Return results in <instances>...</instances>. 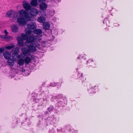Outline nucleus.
Here are the masks:
<instances>
[{"label":"nucleus","mask_w":133,"mask_h":133,"mask_svg":"<svg viewBox=\"0 0 133 133\" xmlns=\"http://www.w3.org/2000/svg\"><path fill=\"white\" fill-rule=\"evenodd\" d=\"M41 39L38 36L35 37L31 36L28 38L25 44L28 46L31 53L35 52L37 50L36 48H39L40 44L39 41Z\"/></svg>","instance_id":"f257e3e1"},{"label":"nucleus","mask_w":133,"mask_h":133,"mask_svg":"<svg viewBox=\"0 0 133 133\" xmlns=\"http://www.w3.org/2000/svg\"><path fill=\"white\" fill-rule=\"evenodd\" d=\"M31 30H29L26 32L25 34H22L21 35V37H17V40L18 45L19 46H23L24 45L23 40H26L27 41L29 37H31Z\"/></svg>","instance_id":"f03ea898"},{"label":"nucleus","mask_w":133,"mask_h":133,"mask_svg":"<svg viewBox=\"0 0 133 133\" xmlns=\"http://www.w3.org/2000/svg\"><path fill=\"white\" fill-rule=\"evenodd\" d=\"M32 56H31V57H26L24 58V59L21 58L19 57L18 58V64L20 66H23L25 63L26 64H28L30 63L32 58Z\"/></svg>","instance_id":"7ed1b4c3"},{"label":"nucleus","mask_w":133,"mask_h":133,"mask_svg":"<svg viewBox=\"0 0 133 133\" xmlns=\"http://www.w3.org/2000/svg\"><path fill=\"white\" fill-rule=\"evenodd\" d=\"M31 20L30 18H24L23 17H20L17 19V22L19 24L21 25H24L28 21Z\"/></svg>","instance_id":"20e7f679"},{"label":"nucleus","mask_w":133,"mask_h":133,"mask_svg":"<svg viewBox=\"0 0 133 133\" xmlns=\"http://www.w3.org/2000/svg\"><path fill=\"white\" fill-rule=\"evenodd\" d=\"M13 15L12 17L14 19H16L18 17V13L16 11H13L12 10L8 11L6 13V15L7 17H12V15Z\"/></svg>","instance_id":"39448f33"},{"label":"nucleus","mask_w":133,"mask_h":133,"mask_svg":"<svg viewBox=\"0 0 133 133\" xmlns=\"http://www.w3.org/2000/svg\"><path fill=\"white\" fill-rule=\"evenodd\" d=\"M17 13L20 17H23L26 19L29 18L28 17L27 12L26 10L22 9L18 11Z\"/></svg>","instance_id":"423d86ee"},{"label":"nucleus","mask_w":133,"mask_h":133,"mask_svg":"<svg viewBox=\"0 0 133 133\" xmlns=\"http://www.w3.org/2000/svg\"><path fill=\"white\" fill-rule=\"evenodd\" d=\"M21 51L23 54L26 57L30 55L31 52L29 48H23L21 49Z\"/></svg>","instance_id":"0eeeda50"},{"label":"nucleus","mask_w":133,"mask_h":133,"mask_svg":"<svg viewBox=\"0 0 133 133\" xmlns=\"http://www.w3.org/2000/svg\"><path fill=\"white\" fill-rule=\"evenodd\" d=\"M12 59L11 58V57L8 59L7 63L8 65L10 66H12L15 63L14 61H16L17 60V58H16L14 56L12 57Z\"/></svg>","instance_id":"6e6552de"},{"label":"nucleus","mask_w":133,"mask_h":133,"mask_svg":"<svg viewBox=\"0 0 133 133\" xmlns=\"http://www.w3.org/2000/svg\"><path fill=\"white\" fill-rule=\"evenodd\" d=\"M4 32L5 34V35H1V38L3 39H5L8 41L12 39V38L11 36L8 35V32H7L6 30H4Z\"/></svg>","instance_id":"1a4fd4ad"},{"label":"nucleus","mask_w":133,"mask_h":133,"mask_svg":"<svg viewBox=\"0 0 133 133\" xmlns=\"http://www.w3.org/2000/svg\"><path fill=\"white\" fill-rule=\"evenodd\" d=\"M30 10V13L32 16H36L38 13L39 11L36 8H32Z\"/></svg>","instance_id":"9d476101"},{"label":"nucleus","mask_w":133,"mask_h":133,"mask_svg":"<svg viewBox=\"0 0 133 133\" xmlns=\"http://www.w3.org/2000/svg\"><path fill=\"white\" fill-rule=\"evenodd\" d=\"M23 6L25 9L27 11L29 10L31 7L30 4L26 1H24L23 2Z\"/></svg>","instance_id":"9b49d317"},{"label":"nucleus","mask_w":133,"mask_h":133,"mask_svg":"<svg viewBox=\"0 0 133 133\" xmlns=\"http://www.w3.org/2000/svg\"><path fill=\"white\" fill-rule=\"evenodd\" d=\"M3 55L5 58L6 59L10 58L12 56L11 52L9 51H6L4 52Z\"/></svg>","instance_id":"f8f14e48"},{"label":"nucleus","mask_w":133,"mask_h":133,"mask_svg":"<svg viewBox=\"0 0 133 133\" xmlns=\"http://www.w3.org/2000/svg\"><path fill=\"white\" fill-rule=\"evenodd\" d=\"M19 48H16L13 49L12 51H14L13 54V56H16L17 58H19L20 57V55L18 54L19 52Z\"/></svg>","instance_id":"ddd939ff"},{"label":"nucleus","mask_w":133,"mask_h":133,"mask_svg":"<svg viewBox=\"0 0 133 133\" xmlns=\"http://www.w3.org/2000/svg\"><path fill=\"white\" fill-rule=\"evenodd\" d=\"M37 27V25L36 23L35 22H32L29 23L27 25V27L28 28L33 29L36 28Z\"/></svg>","instance_id":"4468645a"},{"label":"nucleus","mask_w":133,"mask_h":133,"mask_svg":"<svg viewBox=\"0 0 133 133\" xmlns=\"http://www.w3.org/2000/svg\"><path fill=\"white\" fill-rule=\"evenodd\" d=\"M47 6L45 3H42L39 5V8L41 10H44L47 8Z\"/></svg>","instance_id":"2eb2a0df"},{"label":"nucleus","mask_w":133,"mask_h":133,"mask_svg":"<svg viewBox=\"0 0 133 133\" xmlns=\"http://www.w3.org/2000/svg\"><path fill=\"white\" fill-rule=\"evenodd\" d=\"M37 21L41 23H42L45 21V18L43 16L39 17L38 18Z\"/></svg>","instance_id":"dca6fc26"},{"label":"nucleus","mask_w":133,"mask_h":133,"mask_svg":"<svg viewBox=\"0 0 133 133\" xmlns=\"http://www.w3.org/2000/svg\"><path fill=\"white\" fill-rule=\"evenodd\" d=\"M43 28L45 29H48L50 27L49 24L48 22L44 23L43 24Z\"/></svg>","instance_id":"f3484780"},{"label":"nucleus","mask_w":133,"mask_h":133,"mask_svg":"<svg viewBox=\"0 0 133 133\" xmlns=\"http://www.w3.org/2000/svg\"><path fill=\"white\" fill-rule=\"evenodd\" d=\"M34 32L35 34L39 35L42 33V31L41 29H37L34 30Z\"/></svg>","instance_id":"a211bd4d"},{"label":"nucleus","mask_w":133,"mask_h":133,"mask_svg":"<svg viewBox=\"0 0 133 133\" xmlns=\"http://www.w3.org/2000/svg\"><path fill=\"white\" fill-rule=\"evenodd\" d=\"M11 28L12 31L14 32H16L18 30V28L16 25H13L11 27Z\"/></svg>","instance_id":"6ab92c4d"},{"label":"nucleus","mask_w":133,"mask_h":133,"mask_svg":"<svg viewBox=\"0 0 133 133\" xmlns=\"http://www.w3.org/2000/svg\"><path fill=\"white\" fill-rule=\"evenodd\" d=\"M30 4L32 6H37V0H32Z\"/></svg>","instance_id":"aec40b11"},{"label":"nucleus","mask_w":133,"mask_h":133,"mask_svg":"<svg viewBox=\"0 0 133 133\" xmlns=\"http://www.w3.org/2000/svg\"><path fill=\"white\" fill-rule=\"evenodd\" d=\"M15 46V45L12 44L11 45L6 46L5 47V48L7 50H10L12 48H14Z\"/></svg>","instance_id":"412c9836"},{"label":"nucleus","mask_w":133,"mask_h":133,"mask_svg":"<svg viewBox=\"0 0 133 133\" xmlns=\"http://www.w3.org/2000/svg\"><path fill=\"white\" fill-rule=\"evenodd\" d=\"M88 91L89 93L90 94H92L94 93V92H93V89L91 88H90L88 90Z\"/></svg>","instance_id":"4be33fe9"},{"label":"nucleus","mask_w":133,"mask_h":133,"mask_svg":"<svg viewBox=\"0 0 133 133\" xmlns=\"http://www.w3.org/2000/svg\"><path fill=\"white\" fill-rule=\"evenodd\" d=\"M54 107L52 106H50L48 108V110L49 111H52L54 109Z\"/></svg>","instance_id":"5701e85b"},{"label":"nucleus","mask_w":133,"mask_h":133,"mask_svg":"<svg viewBox=\"0 0 133 133\" xmlns=\"http://www.w3.org/2000/svg\"><path fill=\"white\" fill-rule=\"evenodd\" d=\"M4 50V48H0V53H2Z\"/></svg>","instance_id":"b1692460"},{"label":"nucleus","mask_w":133,"mask_h":133,"mask_svg":"<svg viewBox=\"0 0 133 133\" xmlns=\"http://www.w3.org/2000/svg\"><path fill=\"white\" fill-rule=\"evenodd\" d=\"M38 1L39 2L41 3L45 1V0H38Z\"/></svg>","instance_id":"393cba45"},{"label":"nucleus","mask_w":133,"mask_h":133,"mask_svg":"<svg viewBox=\"0 0 133 133\" xmlns=\"http://www.w3.org/2000/svg\"><path fill=\"white\" fill-rule=\"evenodd\" d=\"M83 56H79L78 57V58H83Z\"/></svg>","instance_id":"a878e982"},{"label":"nucleus","mask_w":133,"mask_h":133,"mask_svg":"<svg viewBox=\"0 0 133 133\" xmlns=\"http://www.w3.org/2000/svg\"><path fill=\"white\" fill-rule=\"evenodd\" d=\"M115 26H118L119 25H118V24H115Z\"/></svg>","instance_id":"bb28decb"},{"label":"nucleus","mask_w":133,"mask_h":133,"mask_svg":"<svg viewBox=\"0 0 133 133\" xmlns=\"http://www.w3.org/2000/svg\"><path fill=\"white\" fill-rule=\"evenodd\" d=\"M93 61L92 60H88V61H87V62L88 63L89 62H90V61Z\"/></svg>","instance_id":"cd10ccee"},{"label":"nucleus","mask_w":133,"mask_h":133,"mask_svg":"<svg viewBox=\"0 0 133 133\" xmlns=\"http://www.w3.org/2000/svg\"><path fill=\"white\" fill-rule=\"evenodd\" d=\"M82 74H81V76H82Z\"/></svg>","instance_id":"c85d7f7f"},{"label":"nucleus","mask_w":133,"mask_h":133,"mask_svg":"<svg viewBox=\"0 0 133 133\" xmlns=\"http://www.w3.org/2000/svg\"><path fill=\"white\" fill-rule=\"evenodd\" d=\"M50 85H51L52 86V84H50Z\"/></svg>","instance_id":"c756f323"},{"label":"nucleus","mask_w":133,"mask_h":133,"mask_svg":"<svg viewBox=\"0 0 133 133\" xmlns=\"http://www.w3.org/2000/svg\"><path fill=\"white\" fill-rule=\"evenodd\" d=\"M1 35H0V38L1 37Z\"/></svg>","instance_id":"7c9ffc66"},{"label":"nucleus","mask_w":133,"mask_h":133,"mask_svg":"<svg viewBox=\"0 0 133 133\" xmlns=\"http://www.w3.org/2000/svg\"><path fill=\"white\" fill-rule=\"evenodd\" d=\"M103 23H104V21L103 22Z\"/></svg>","instance_id":"2f4dec72"}]
</instances>
